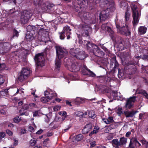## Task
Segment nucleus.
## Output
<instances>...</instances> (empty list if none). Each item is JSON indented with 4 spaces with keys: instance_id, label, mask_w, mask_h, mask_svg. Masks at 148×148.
<instances>
[{
    "instance_id": "nucleus-31",
    "label": "nucleus",
    "mask_w": 148,
    "mask_h": 148,
    "mask_svg": "<svg viewBox=\"0 0 148 148\" xmlns=\"http://www.w3.org/2000/svg\"><path fill=\"white\" fill-rule=\"evenodd\" d=\"M88 115L89 117L92 119H94L96 116L95 112L93 110L88 111Z\"/></svg>"
},
{
    "instance_id": "nucleus-10",
    "label": "nucleus",
    "mask_w": 148,
    "mask_h": 148,
    "mask_svg": "<svg viewBox=\"0 0 148 148\" xmlns=\"http://www.w3.org/2000/svg\"><path fill=\"white\" fill-rule=\"evenodd\" d=\"M10 45L9 43L5 42L0 43V53L4 54L9 50Z\"/></svg>"
},
{
    "instance_id": "nucleus-46",
    "label": "nucleus",
    "mask_w": 148,
    "mask_h": 148,
    "mask_svg": "<svg viewBox=\"0 0 148 148\" xmlns=\"http://www.w3.org/2000/svg\"><path fill=\"white\" fill-rule=\"evenodd\" d=\"M145 115V113H140L139 116V118L140 120H143L144 119V117Z\"/></svg>"
},
{
    "instance_id": "nucleus-11",
    "label": "nucleus",
    "mask_w": 148,
    "mask_h": 148,
    "mask_svg": "<svg viewBox=\"0 0 148 148\" xmlns=\"http://www.w3.org/2000/svg\"><path fill=\"white\" fill-rule=\"evenodd\" d=\"M82 74L84 75H89L92 77H95L96 75L92 71L88 69L87 66L84 65L83 66Z\"/></svg>"
},
{
    "instance_id": "nucleus-44",
    "label": "nucleus",
    "mask_w": 148,
    "mask_h": 148,
    "mask_svg": "<svg viewBox=\"0 0 148 148\" xmlns=\"http://www.w3.org/2000/svg\"><path fill=\"white\" fill-rule=\"evenodd\" d=\"M49 141V138H47L45 139L43 141V143L44 146H46Z\"/></svg>"
},
{
    "instance_id": "nucleus-57",
    "label": "nucleus",
    "mask_w": 148,
    "mask_h": 148,
    "mask_svg": "<svg viewBox=\"0 0 148 148\" xmlns=\"http://www.w3.org/2000/svg\"><path fill=\"white\" fill-rule=\"evenodd\" d=\"M60 124L61 123L57 122L56 123L53 127V128L54 129H56L58 128V127H60Z\"/></svg>"
},
{
    "instance_id": "nucleus-2",
    "label": "nucleus",
    "mask_w": 148,
    "mask_h": 148,
    "mask_svg": "<svg viewBox=\"0 0 148 148\" xmlns=\"http://www.w3.org/2000/svg\"><path fill=\"white\" fill-rule=\"evenodd\" d=\"M100 3L103 4L108 5V8L105 10H103L100 13L99 18L101 21H104L109 16L110 11L113 12L115 10L114 4L112 0H99Z\"/></svg>"
},
{
    "instance_id": "nucleus-8",
    "label": "nucleus",
    "mask_w": 148,
    "mask_h": 148,
    "mask_svg": "<svg viewBox=\"0 0 148 148\" xmlns=\"http://www.w3.org/2000/svg\"><path fill=\"white\" fill-rule=\"evenodd\" d=\"M34 59L37 66L42 67L44 66L45 59L43 53H41L36 54Z\"/></svg>"
},
{
    "instance_id": "nucleus-20",
    "label": "nucleus",
    "mask_w": 148,
    "mask_h": 148,
    "mask_svg": "<svg viewBox=\"0 0 148 148\" xmlns=\"http://www.w3.org/2000/svg\"><path fill=\"white\" fill-rule=\"evenodd\" d=\"M138 112L137 111H126L124 112V114L126 117H132L134 115Z\"/></svg>"
},
{
    "instance_id": "nucleus-22",
    "label": "nucleus",
    "mask_w": 148,
    "mask_h": 148,
    "mask_svg": "<svg viewBox=\"0 0 148 148\" xmlns=\"http://www.w3.org/2000/svg\"><path fill=\"white\" fill-rule=\"evenodd\" d=\"M31 72L32 71L30 69L23 68L22 70L21 73L25 77L27 78Z\"/></svg>"
},
{
    "instance_id": "nucleus-63",
    "label": "nucleus",
    "mask_w": 148,
    "mask_h": 148,
    "mask_svg": "<svg viewBox=\"0 0 148 148\" xmlns=\"http://www.w3.org/2000/svg\"><path fill=\"white\" fill-rule=\"evenodd\" d=\"M133 143H134L136 144V145H137L138 144H140V143L136 139H135L134 140Z\"/></svg>"
},
{
    "instance_id": "nucleus-51",
    "label": "nucleus",
    "mask_w": 148,
    "mask_h": 148,
    "mask_svg": "<svg viewBox=\"0 0 148 148\" xmlns=\"http://www.w3.org/2000/svg\"><path fill=\"white\" fill-rule=\"evenodd\" d=\"M47 94H48L49 97H52V99L53 98V97H55L56 96V93L54 92H52L51 93V94L50 93H49L48 92V93H47Z\"/></svg>"
},
{
    "instance_id": "nucleus-62",
    "label": "nucleus",
    "mask_w": 148,
    "mask_h": 148,
    "mask_svg": "<svg viewBox=\"0 0 148 148\" xmlns=\"http://www.w3.org/2000/svg\"><path fill=\"white\" fill-rule=\"evenodd\" d=\"M84 115V113L81 111H79L78 114V116H83Z\"/></svg>"
},
{
    "instance_id": "nucleus-16",
    "label": "nucleus",
    "mask_w": 148,
    "mask_h": 148,
    "mask_svg": "<svg viewBox=\"0 0 148 148\" xmlns=\"http://www.w3.org/2000/svg\"><path fill=\"white\" fill-rule=\"evenodd\" d=\"M71 29H70L69 27L68 26H66L64 27L63 30L62 32L64 33L67 36V38L69 39L70 38V35L71 34Z\"/></svg>"
},
{
    "instance_id": "nucleus-25",
    "label": "nucleus",
    "mask_w": 148,
    "mask_h": 148,
    "mask_svg": "<svg viewBox=\"0 0 148 148\" xmlns=\"http://www.w3.org/2000/svg\"><path fill=\"white\" fill-rule=\"evenodd\" d=\"M33 27L30 25L28 26L27 28V29L28 31L27 34L26 38V39H31L32 38V35H30V32L32 30Z\"/></svg>"
},
{
    "instance_id": "nucleus-54",
    "label": "nucleus",
    "mask_w": 148,
    "mask_h": 148,
    "mask_svg": "<svg viewBox=\"0 0 148 148\" xmlns=\"http://www.w3.org/2000/svg\"><path fill=\"white\" fill-rule=\"evenodd\" d=\"M129 15L127 12L125 13V18L126 21L129 20Z\"/></svg>"
},
{
    "instance_id": "nucleus-29",
    "label": "nucleus",
    "mask_w": 148,
    "mask_h": 148,
    "mask_svg": "<svg viewBox=\"0 0 148 148\" xmlns=\"http://www.w3.org/2000/svg\"><path fill=\"white\" fill-rule=\"evenodd\" d=\"M119 142L121 147L126 144L127 142V138L124 137H121L120 138Z\"/></svg>"
},
{
    "instance_id": "nucleus-14",
    "label": "nucleus",
    "mask_w": 148,
    "mask_h": 148,
    "mask_svg": "<svg viewBox=\"0 0 148 148\" xmlns=\"http://www.w3.org/2000/svg\"><path fill=\"white\" fill-rule=\"evenodd\" d=\"M54 5L52 3L48 2L45 3L42 5L41 7L42 10L44 11H46L47 10H53V8Z\"/></svg>"
},
{
    "instance_id": "nucleus-50",
    "label": "nucleus",
    "mask_w": 148,
    "mask_h": 148,
    "mask_svg": "<svg viewBox=\"0 0 148 148\" xmlns=\"http://www.w3.org/2000/svg\"><path fill=\"white\" fill-rule=\"evenodd\" d=\"M99 127L98 126H95L94 128L93 131L95 133V134H96L99 131Z\"/></svg>"
},
{
    "instance_id": "nucleus-30",
    "label": "nucleus",
    "mask_w": 148,
    "mask_h": 148,
    "mask_svg": "<svg viewBox=\"0 0 148 148\" xmlns=\"http://www.w3.org/2000/svg\"><path fill=\"white\" fill-rule=\"evenodd\" d=\"M9 89H4L0 91L1 96H5L7 95H8V90Z\"/></svg>"
},
{
    "instance_id": "nucleus-27",
    "label": "nucleus",
    "mask_w": 148,
    "mask_h": 148,
    "mask_svg": "<svg viewBox=\"0 0 148 148\" xmlns=\"http://www.w3.org/2000/svg\"><path fill=\"white\" fill-rule=\"evenodd\" d=\"M29 19V18H28L27 17H26L25 16H23L21 14V17L20 21L22 23L25 24L27 23Z\"/></svg>"
},
{
    "instance_id": "nucleus-32",
    "label": "nucleus",
    "mask_w": 148,
    "mask_h": 148,
    "mask_svg": "<svg viewBox=\"0 0 148 148\" xmlns=\"http://www.w3.org/2000/svg\"><path fill=\"white\" fill-rule=\"evenodd\" d=\"M27 78L26 77H25V76L21 73H20L18 77V80L21 82H22Z\"/></svg>"
},
{
    "instance_id": "nucleus-39",
    "label": "nucleus",
    "mask_w": 148,
    "mask_h": 148,
    "mask_svg": "<svg viewBox=\"0 0 148 148\" xmlns=\"http://www.w3.org/2000/svg\"><path fill=\"white\" fill-rule=\"evenodd\" d=\"M122 108L121 107H119L116 113L119 116H120L122 114Z\"/></svg>"
},
{
    "instance_id": "nucleus-41",
    "label": "nucleus",
    "mask_w": 148,
    "mask_h": 148,
    "mask_svg": "<svg viewBox=\"0 0 148 148\" xmlns=\"http://www.w3.org/2000/svg\"><path fill=\"white\" fill-rule=\"evenodd\" d=\"M21 118L19 116H16L15 117L13 121L15 123H18L20 122L21 121Z\"/></svg>"
},
{
    "instance_id": "nucleus-21",
    "label": "nucleus",
    "mask_w": 148,
    "mask_h": 148,
    "mask_svg": "<svg viewBox=\"0 0 148 148\" xmlns=\"http://www.w3.org/2000/svg\"><path fill=\"white\" fill-rule=\"evenodd\" d=\"M111 143L115 148H119V147H120L119 142L117 139H113L111 141Z\"/></svg>"
},
{
    "instance_id": "nucleus-4",
    "label": "nucleus",
    "mask_w": 148,
    "mask_h": 148,
    "mask_svg": "<svg viewBox=\"0 0 148 148\" xmlns=\"http://www.w3.org/2000/svg\"><path fill=\"white\" fill-rule=\"evenodd\" d=\"M57 57L55 63V68L59 70L61 66V59L65 56L67 54L66 51L63 50L60 46L56 47Z\"/></svg>"
},
{
    "instance_id": "nucleus-34",
    "label": "nucleus",
    "mask_w": 148,
    "mask_h": 148,
    "mask_svg": "<svg viewBox=\"0 0 148 148\" xmlns=\"http://www.w3.org/2000/svg\"><path fill=\"white\" fill-rule=\"evenodd\" d=\"M37 140H36L35 138L31 139L29 141V144L32 146H34L36 144Z\"/></svg>"
},
{
    "instance_id": "nucleus-33",
    "label": "nucleus",
    "mask_w": 148,
    "mask_h": 148,
    "mask_svg": "<svg viewBox=\"0 0 148 148\" xmlns=\"http://www.w3.org/2000/svg\"><path fill=\"white\" fill-rule=\"evenodd\" d=\"M139 93L144 95L147 99H148V93L145 90H141L139 91Z\"/></svg>"
},
{
    "instance_id": "nucleus-52",
    "label": "nucleus",
    "mask_w": 148,
    "mask_h": 148,
    "mask_svg": "<svg viewBox=\"0 0 148 148\" xmlns=\"http://www.w3.org/2000/svg\"><path fill=\"white\" fill-rule=\"evenodd\" d=\"M61 106H57L54 107L53 108V110L54 111H57L60 110Z\"/></svg>"
},
{
    "instance_id": "nucleus-53",
    "label": "nucleus",
    "mask_w": 148,
    "mask_h": 148,
    "mask_svg": "<svg viewBox=\"0 0 148 148\" xmlns=\"http://www.w3.org/2000/svg\"><path fill=\"white\" fill-rule=\"evenodd\" d=\"M112 95L114 97H117L118 96L117 92L116 91L112 90Z\"/></svg>"
},
{
    "instance_id": "nucleus-24",
    "label": "nucleus",
    "mask_w": 148,
    "mask_h": 148,
    "mask_svg": "<svg viewBox=\"0 0 148 148\" xmlns=\"http://www.w3.org/2000/svg\"><path fill=\"white\" fill-rule=\"evenodd\" d=\"M21 14L29 19L32 15L33 13L31 11L24 10L22 13Z\"/></svg>"
},
{
    "instance_id": "nucleus-47",
    "label": "nucleus",
    "mask_w": 148,
    "mask_h": 148,
    "mask_svg": "<svg viewBox=\"0 0 148 148\" xmlns=\"http://www.w3.org/2000/svg\"><path fill=\"white\" fill-rule=\"evenodd\" d=\"M107 119L108 122V124H110L114 122L113 118L112 117H109L108 119Z\"/></svg>"
},
{
    "instance_id": "nucleus-60",
    "label": "nucleus",
    "mask_w": 148,
    "mask_h": 148,
    "mask_svg": "<svg viewBox=\"0 0 148 148\" xmlns=\"http://www.w3.org/2000/svg\"><path fill=\"white\" fill-rule=\"evenodd\" d=\"M5 135V134L3 132H1L0 133V138L2 139L3 138Z\"/></svg>"
},
{
    "instance_id": "nucleus-42",
    "label": "nucleus",
    "mask_w": 148,
    "mask_h": 148,
    "mask_svg": "<svg viewBox=\"0 0 148 148\" xmlns=\"http://www.w3.org/2000/svg\"><path fill=\"white\" fill-rule=\"evenodd\" d=\"M29 107V104H25L23 106L22 109L23 110H26L28 109Z\"/></svg>"
},
{
    "instance_id": "nucleus-43",
    "label": "nucleus",
    "mask_w": 148,
    "mask_h": 148,
    "mask_svg": "<svg viewBox=\"0 0 148 148\" xmlns=\"http://www.w3.org/2000/svg\"><path fill=\"white\" fill-rule=\"evenodd\" d=\"M3 2H8V3L13 2L15 4H16V0H3Z\"/></svg>"
},
{
    "instance_id": "nucleus-1",
    "label": "nucleus",
    "mask_w": 148,
    "mask_h": 148,
    "mask_svg": "<svg viewBox=\"0 0 148 148\" xmlns=\"http://www.w3.org/2000/svg\"><path fill=\"white\" fill-rule=\"evenodd\" d=\"M86 8V5L81 11L78 12L79 17L82 21H84L85 24L79 25L78 27V35H81L84 37L89 36V32L91 30V29L88 25L92 23H95L96 22L95 15L93 14H89L88 12H83Z\"/></svg>"
},
{
    "instance_id": "nucleus-35",
    "label": "nucleus",
    "mask_w": 148,
    "mask_h": 148,
    "mask_svg": "<svg viewBox=\"0 0 148 148\" xmlns=\"http://www.w3.org/2000/svg\"><path fill=\"white\" fill-rule=\"evenodd\" d=\"M34 4L37 5H41L42 4V2L43 0H32Z\"/></svg>"
},
{
    "instance_id": "nucleus-61",
    "label": "nucleus",
    "mask_w": 148,
    "mask_h": 148,
    "mask_svg": "<svg viewBox=\"0 0 148 148\" xmlns=\"http://www.w3.org/2000/svg\"><path fill=\"white\" fill-rule=\"evenodd\" d=\"M103 121L106 124H109L107 119H103Z\"/></svg>"
},
{
    "instance_id": "nucleus-36",
    "label": "nucleus",
    "mask_w": 148,
    "mask_h": 148,
    "mask_svg": "<svg viewBox=\"0 0 148 148\" xmlns=\"http://www.w3.org/2000/svg\"><path fill=\"white\" fill-rule=\"evenodd\" d=\"M83 137L82 135L81 134H79L76 136L75 139L77 141H79L83 139Z\"/></svg>"
},
{
    "instance_id": "nucleus-3",
    "label": "nucleus",
    "mask_w": 148,
    "mask_h": 148,
    "mask_svg": "<svg viewBox=\"0 0 148 148\" xmlns=\"http://www.w3.org/2000/svg\"><path fill=\"white\" fill-rule=\"evenodd\" d=\"M108 23H107L106 24H103L101 26V29L103 30L105 29L109 33V35L111 39L113 41L115 42L119 46L122 47L124 46V41L121 38L119 37L118 39L119 40L118 41L116 40V34L111 29L110 27L106 25Z\"/></svg>"
},
{
    "instance_id": "nucleus-59",
    "label": "nucleus",
    "mask_w": 148,
    "mask_h": 148,
    "mask_svg": "<svg viewBox=\"0 0 148 148\" xmlns=\"http://www.w3.org/2000/svg\"><path fill=\"white\" fill-rule=\"evenodd\" d=\"M6 133L9 136H12V132L9 130H7L6 131Z\"/></svg>"
},
{
    "instance_id": "nucleus-6",
    "label": "nucleus",
    "mask_w": 148,
    "mask_h": 148,
    "mask_svg": "<svg viewBox=\"0 0 148 148\" xmlns=\"http://www.w3.org/2000/svg\"><path fill=\"white\" fill-rule=\"evenodd\" d=\"M131 8L132 10L133 17L132 23L133 26H136L138 23L140 14L139 13L136 5L133 4L131 6Z\"/></svg>"
},
{
    "instance_id": "nucleus-45",
    "label": "nucleus",
    "mask_w": 148,
    "mask_h": 148,
    "mask_svg": "<svg viewBox=\"0 0 148 148\" xmlns=\"http://www.w3.org/2000/svg\"><path fill=\"white\" fill-rule=\"evenodd\" d=\"M4 81V76L0 74V85L2 84Z\"/></svg>"
},
{
    "instance_id": "nucleus-64",
    "label": "nucleus",
    "mask_w": 148,
    "mask_h": 148,
    "mask_svg": "<svg viewBox=\"0 0 148 148\" xmlns=\"http://www.w3.org/2000/svg\"><path fill=\"white\" fill-rule=\"evenodd\" d=\"M129 147H130V148H134V146L133 145V144L132 143L131 141L130 142V143L129 145Z\"/></svg>"
},
{
    "instance_id": "nucleus-38",
    "label": "nucleus",
    "mask_w": 148,
    "mask_h": 148,
    "mask_svg": "<svg viewBox=\"0 0 148 148\" xmlns=\"http://www.w3.org/2000/svg\"><path fill=\"white\" fill-rule=\"evenodd\" d=\"M124 58H130V53L129 52H125L124 53Z\"/></svg>"
},
{
    "instance_id": "nucleus-49",
    "label": "nucleus",
    "mask_w": 148,
    "mask_h": 148,
    "mask_svg": "<svg viewBox=\"0 0 148 148\" xmlns=\"http://www.w3.org/2000/svg\"><path fill=\"white\" fill-rule=\"evenodd\" d=\"M66 112L65 111H63L62 112V119L63 120H64L65 118L67 116Z\"/></svg>"
},
{
    "instance_id": "nucleus-48",
    "label": "nucleus",
    "mask_w": 148,
    "mask_h": 148,
    "mask_svg": "<svg viewBox=\"0 0 148 148\" xmlns=\"http://www.w3.org/2000/svg\"><path fill=\"white\" fill-rule=\"evenodd\" d=\"M142 59L145 60H147L148 61V54L143 55L141 58Z\"/></svg>"
},
{
    "instance_id": "nucleus-17",
    "label": "nucleus",
    "mask_w": 148,
    "mask_h": 148,
    "mask_svg": "<svg viewBox=\"0 0 148 148\" xmlns=\"http://www.w3.org/2000/svg\"><path fill=\"white\" fill-rule=\"evenodd\" d=\"M80 69V66L76 62H75L72 64L70 71L72 72H77L79 71Z\"/></svg>"
},
{
    "instance_id": "nucleus-19",
    "label": "nucleus",
    "mask_w": 148,
    "mask_h": 148,
    "mask_svg": "<svg viewBox=\"0 0 148 148\" xmlns=\"http://www.w3.org/2000/svg\"><path fill=\"white\" fill-rule=\"evenodd\" d=\"M92 128V126L91 123H90L86 124L82 130V133L86 134L88 133Z\"/></svg>"
},
{
    "instance_id": "nucleus-55",
    "label": "nucleus",
    "mask_w": 148,
    "mask_h": 148,
    "mask_svg": "<svg viewBox=\"0 0 148 148\" xmlns=\"http://www.w3.org/2000/svg\"><path fill=\"white\" fill-rule=\"evenodd\" d=\"M5 64H0V71L5 69Z\"/></svg>"
},
{
    "instance_id": "nucleus-58",
    "label": "nucleus",
    "mask_w": 148,
    "mask_h": 148,
    "mask_svg": "<svg viewBox=\"0 0 148 148\" xmlns=\"http://www.w3.org/2000/svg\"><path fill=\"white\" fill-rule=\"evenodd\" d=\"M19 35L18 32L16 29L14 31V36H18Z\"/></svg>"
},
{
    "instance_id": "nucleus-28",
    "label": "nucleus",
    "mask_w": 148,
    "mask_h": 148,
    "mask_svg": "<svg viewBox=\"0 0 148 148\" xmlns=\"http://www.w3.org/2000/svg\"><path fill=\"white\" fill-rule=\"evenodd\" d=\"M119 5L121 8L124 9H127L128 7V4L126 2L123 1L120 3Z\"/></svg>"
},
{
    "instance_id": "nucleus-5",
    "label": "nucleus",
    "mask_w": 148,
    "mask_h": 148,
    "mask_svg": "<svg viewBox=\"0 0 148 148\" xmlns=\"http://www.w3.org/2000/svg\"><path fill=\"white\" fill-rule=\"evenodd\" d=\"M69 52L72 57L77 59L82 60L85 58L84 52L79 48L70 49Z\"/></svg>"
},
{
    "instance_id": "nucleus-12",
    "label": "nucleus",
    "mask_w": 148,
    "mask_h": 148,
    "mask_svg": "<svg viewBox=\"0 0 148 148\" xmlns=\"http://www.w3.org/2000/svg\"><path fill=\"white\" fill-rule=\"evenodd\" d=\"M136 96L130 97L126 101V102L125 105V108L126 109H130L136 100Z\"/></svg>"
},
{
    "instance_id": "nucleus-40",
    "label": "nucleus",
    "mask_w": 148,
    "mask_h": 148,
    "mask_svg": "<svg viewBox=\"0 0 148 148\" xmlns=\"http://www.w3.org/2000/svg\"><path fill=\"white\" fill-rule=\"evenodd\" d=\"M60 34V38L61 39L63 40L65 37V34L64 33L62 32L59 33Z\"/></svg>"
},
{
    "instance_id": "nucleus-13",
    "label": "nucleus",
    "mask_w": 148,
    "mask_h": 148,
    "mask_svg": "<svg viewBox=\"0 0 148 148\" xmlns=\"http://www.w3.org/2000/svg\"><path fill=\"white\" fill-rule=\"evenodd\" d=\"M92 51L94 54L98 57H101L104 55V53L97 46L94 47Z\"/></svg>"
},
{
    "instance_id": "nucleus-56",
    "label": "nucleus",
    "mask_w": 148,
    "mask_h": 148,
    "mask_svg": "<svg viewBox=\"0 0 148 148\" xmlns=\"http://www.w3.org/2000/svg\"><path fill=\"white\" fill-rule=\"evenodd\" d=\"M14 142L13 143V145L16 146L18 145V141L17 138L14 139Z\"/></svg>"
},
{
    "instance_id": "nucleus-18",
    "label": "nucleus",
    "mask_w": 148,
    "mask_h": 148,
    "mask_svg": "<svg viewBox=\"0 0 148 148\" xmlns=\"http://www.w3.org/2000/svg\"><path fill=\"white\" fill-rule=\"evenodd\" d=\"M47 93H48V92L47 91H45V97H42L41 98V101L43 103L47 102L52 99V97H49V95Z\"/></svg>"
},
{
    "instance_id": "nucleus-9",
    "label": "nucleus",
    "mask_w": 148,
    "mask_h": 148,
    "mask_svg": "<svg viewBox=\"0 0 148 148\" xmlns=\"http://www.w3.org/2000/svg\"><path fill=\"white\" fill-rule=\"evenodd\" d=\"M116 26L117 29H119L118 32L121 34L126 36L130 35V32L128 26L126 25H125V26L120 27L119 25L116 24Z\"/></svg>"
},
{
    "instance_id": "nucleus-23",
    "label": "nucleus",
    "mask_w": 148,
    "mask_h": 148,
    "mask_svg": "<svg viewBox=\"0 0 148 148\" xmlns=\"http://www.w3.org/2000/svg\"><path fill=\"white\" fill-rule=\"evenodd\" d=\"M147 30V28L145 26H140L138 28V32L140 34H144L146 33Z\"/></svg>"
},
{
    "instance_id": "nucleus-37",
    "label": "nucleus",
    "mask_w": 148,
    "mask_h": 148,
    "mask_svg": "<svg viewBox=\"0 0 148 148\" xmlns=\"http://www.w3.org/2000/svg\"><path fill=\"white\" fill-rule=\"evenodd\" d=\"M33 116L34 117L38 116L40 115V110H36L33 112Z\"/></svg>"
},
{
    "instance_id": "nucleus-15",
    "label": "nucleus",
    "mask_w": 148,
    "mask_h": 148,
    "mask_svg": "<svg viewBox=\"0 0 148 148\" xmlns=\"http://www.w3.org/2000/svg\"><path fill=\"white\" fill-rule=\"evenodd\" d=\"M84 45L87 49L90 51H92L94 47H95L96 45L89 41L87 40H84Z\"/></svg>"
},
{
    "instance_id": "nucleus-7",
    "label": "nucleus",
    "mask_w": 148,
    "mask_h": 148,
    "mask_svg": "<svg viewBox=\"0 0 148 148\" xmlns=\"http://www.w3.org/2000/svg\"><path fill=\"white\" fill-rule=\"evenodd\" d=\"M86 1L84 0H75L73 5L75 10L79 12L85 8Z\"/></svg>"
},
{
    "instance_id": "nucleus-26",
    "label": "nucleus",
    "mask_w": 148,
    "mask_h": 148,
    "mask_svg": "<svg viewBox=\"0 0 148 148\" xmlns=\"http://www.w3.org/2000/svg\"><path fill=\"white\" fill-rule=\"evenodd\" d=\"M116 56L114 57L112 59V63L114 64V70H115V69H118V67L119 66V64H118V62H117L116 59Z\"/></svg>"
}]
</instances>
